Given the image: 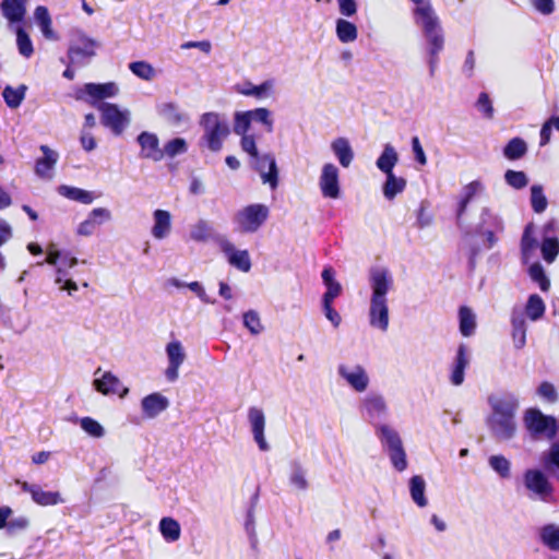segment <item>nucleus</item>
Instances as JSON below:
<instances>
[{"label": "nucleus", "instance_id": "45", "mask_svg": "<svg viewBox=\"0 0 559 559\" xmlns=\"http://www.w3.org/2000/svg\"><path fill=\"white\" fill-rule=\"evenodd\" d=\"M189 237L195 242H206L212 237V227L206 221L200 219L190 226Z\"/></svg>", "mask_w": 559, "mask_h": 559}, {"label": "nucleus", "instance_id": "16", "mask_svg": "<svg viewBox=\"0 0 559 559\" xmlns=\"http://www.w3.org/2000/svg\"><path fill=\"white\" fill-rule=\"evenodd\" d=\"M412 2L416 5L414 10L415 22L423 28L424 33L441 27L430 0H412Z\"/></svg>", "mask_w": 559, "mask_h": 559}, {"label": "nucleus", "instance_id": "3", "mask_svg": "<svg viewBox=\"0 0 559 559\" xmlns=\"http://www.w3.org/2000/svg\"><path fill=\"white\" fill-rule=\"evenodd\" d=\"M269 217V207L253 203L241 207L234 216L236 229L242 234H253L260 229Z\"/></svg>", "mask_w": 559, "mask_h": 559}, {"label": "nucleus", "instance_id": "44", "mask_svg": "<svg viewBox=\"0 0 559 559\" xmlns=\"http://www.w3.org/2000/svg\"><path fill=\"white\" fill-rule=\"evenodd\" d=\"M488 465L490 468L503 479L511 476V462L501 454L490 455L488 457Z\"/></svg>", "mask_w": 559, "mask_h": 559}, {"label": "nucleus", "instance_id": "34", "mask_svg": "<svg viewBox=\"0 0 559 559\" xmlns=\"http://www.w3.org/2000/svg\"><path fill=\"white\" fill-rule=\"evenodd\" d=\"M322 281L326 292L322 296V301H334L342 293L341 284L335 280V272L332 267H325L322 271Z\"/></svg>", "mask_w": 559, "mask_h": 559}, {"label": "nucleus", "instance_id": "2", "mask_svg": "<svg viewBox=\"0 0 559 559\" xmlns=\"http://www.w3.org/2000/svg\"><path fill=\"white\" fill-rule=\"evenodd\" d=\"M199 124L202 129V142L211 152H219L225 140L230 133L227 118L216 111H209L200 117Z\"/></svg>", "mask_w": 559, "mask_h": 559}, {"label": "nucleus", "instance_id": "39", "mask_svg": "<svg viewBox=\"0 0 559 559\" xmlns=\"http://www.w3.org/2000/svg\"><path fill=\"white\" fill-rule=\"evenodd\" d=\"M426 481L420 475H415L409 479V492L413 501L420 508L427 506L428 500L425 496Z\"/></svg>", "mask_w": 559, "mask_h": 559}, {"label": "nucleus", "instance_id": "24", "mask_svg": "<svg viewBox=\"0 0 559 559\" xmlns=\"http://www.w3.org/2000/svg\"><path fill=\"white\" fill-rule=\"evenodd\" d=\"M169 406V400L162 393L155 392L144 396L141 401L143 416L153 419L166 411Z\"/></svg>", "mask_w": 559, "mask_h": 559}, {"label": "nucleus", "instance_id": "28", "mask_svg": "<svg viewBox=\"0 0 559 559\" xmlns=\"http://www.w3.org/2000/svg\"><path fill=\"white\" fill-rule=\"evenodd\" d=\"M489 404L492 408L491 416H515L519 407L518 400L511 395H492Z\"/></svg>", "mask_w": 559, "mask_h": 559}, {"label": "nucleus", "instance_id": "10", "mask_svg": "<svg viewBox=\"0 0 559 559\" xmlns=\"http://www.w3.org/2000/svg\"><path fill=\"white\" fill-rule=\"evenodd\" d=\"M167 357V367L164 376L168 382L173 383L179 378V370L187 359V353L179 340H171L165 346Z\"/></svg>", "mask_w": 559, "mask_h": 559}, {"label": "nucleus", "instance_id": "18", "mask_svg": "<svg viewBox=\"0 0 559 559\" xmlns=\"http://www.w3.org/2000/svg\"><path fill=\"white\" fill-rule=\"evenodd\" d=\"M23 491L31 495L32 500L41 507L57 506L63 502V498L58 491L44 490L39 485L28 484L27 481L20 483Z\"/></svg>", "mask_w": 559, "mask_h": 559}, {"label": "nucleus", "instance_id": "57", "mask_svg": "<svg viewBox=\"0 0 559 559\" xmlns=\"http://www.w3.org/2000/svg\"><path fill=\"white\" fill-rule=\"evenodd\" d=\"M388 454L391 461V464L393 467L399 471L403 472L407 468V457L404 447L388 450Z\"/></svg>", "mask_w": 559, "mask_h": 559}, {"label": "nucleus", "instance_id": "14", "mask_svg": "<svg viewBox=\"0 0 559 559\" xmlns=\"http://www.w3.org/2000/svg\"><path fill=\"white\" fill-rule=\"evenodd\" d=\"M359 409L370 423L385 417L389 406L384 396L380 393H369L360 400Z\"/></svg>", "mask_w": 559, "mask_h": 559}, {"label": "nucleus", "instance_id": "56", "mask_svg": "<svg viewBox=\"0 0 559 559\" xmlns=\"http://www.w3.org/2000/svg\"><path fill=\"white\" fill-rule=\"evenodd\" d=\"M188 150V144L185 139L176 138L168 141L163 147L164 156L175 157L177 155L186 153Z\"/></svg>", "mask_w": 559, "mask_h": 559}, {"label": "nucleus", "instance_id": "6", "mask_svg": "<svg viewBox=\"0 0 559 559\" xmlns=\"http://www.w3.org/2000/svg\"><path fill=\"white\" fill-rule=\"evenodd\" d=\"M318 188L324 199L337 200L342 195L341 170L333 162H324L318 175Z\"/></svg>", "mask_w": 559, "mask_h": 559}, {"label": "nucleus", "instance_id": "42", "mask_svg": "<svg viewBox=\"0 0 559 559\" xmlns=\"http://www.w3.org/2000/svg\"><path fill=\"white\" fill-rule=\"evenodd\" d=\"M80 428L91 438L102 439L106 435L105 427L96 419L90 416L78 419Z\"/></svg>", "mask_w": 559, "mask_h": 559}, {"label": "nucleus", "instance_id": "15", "mask_svg": "<svg viewBox=\"0 0 559 559\" xmlns=\"http://www.w3.org/2000/svg\"><path fill=\"white\" fill-rule=\"evenodd\" d=\"M252 166L260 174L263 183L275 189L278 183V170L272 154L258 155L251 159Z\"/></svg>", "mask_w": 559, "mask_h": 559}, {"label": "nucleus", "instance_id": "38", "mask_svg": "<svg viewBox=\"0 0 559 559\" xmlns=\"http://www.w3.org/2000/svg\"><path fill=\"white\" fill-rule=\"evenodd\" d=\"M335 33H336L338 40L343 44L353 43L358 37L357 26L354 23H352L345 19L336 20Z\"/></svg>", "mask_w": 559, "mask_h": 559}, {"label": "nucleus", "instance_id": "35", "mask_svg": "<svg viewBox=\"0 0 559 559\" xmlns=\"http://www.w3.org/2000/svg\"><path fill=\"white\" fill-rule=\"evenodd\" d=\"M485 190L484 185L478 181H472L463 188L461 200L459 202L457 215L461 216L465 213L468 204L476 198L478 194L483 193Z\"/></svg>", "mask_w": 559, "mask_h": 559}, {"label": "nucleus", "instance_id": "55", "mask_svg": "<svg viewBox=\"0 0 559 559\" xmlns=\"http://www.w3.org/2000/svg\"><path fill=\"white\" fill-rule=\"evenodd\" d=\"M243 325L252 335H259L264 330L260 316L254 310H249L243 313Z\"/></svg>", "mask_w": 559, "mask_h": 559}, {"label": "nucleus", "instance_id": "26", "mask_svg": "<svg viewBox=\"0 0 559 559\" xmlns=\"http://www.w3.org/2000/svg\"><path fill=\"white\" fill-rule=\"evenodd\" d=\"M374 433L386 451L403 447L399 431L389 424L377 423L374 425Z\"/></svg>", "mask_w": 559, "mask_h": 559}, {"label": "nucleus", "instance_id": "60", "mask_svg": "<svg viewBox=\"0 0 559 559\" xmlns=\"http://www.w3.org/2000/svg\"><path fill=\"white\" fill-rule=\"evenodd\" d=\"M492 226L498 230L503 228L501 218L489 207H484L480 213V227Z\"/></svg>", "mask_w": 559, "mask_h": 559}, {"label": "nucleus", "instance_id": "62", "mask_svg": "<svg viewBox=\"0 0 559 559\" xmlns=\"http://www.w3.org/2000/svg\"><path fill=\"white\" fill-rule=\"evenodd\" d=\"M537 394L547 403H555L558 400V393L555 385L547 381L539 384Z\"/></svg>", "mask_w": 559, "mask_h": 559}, {"label": "nucleus", "instance_id": "36", "mask_svg": "<svg viewBox=\"0 0 559 559\" xmlns=\"http://www.w3.org/2000/svg\"><path fill=\"white\" fill-rule=\"evenodd\" d=\"M399 162V154L395 151V148L391 144H385L383 147V151L379 158L376 162L377 167L379 170L388 174H393V168Z\"/></svg>", "mask_w": 559, "mask_h": 559}, {"label": "nucleus", "instance_id": "52", "mask_svg": "<svg viewBox=\"0 0 559 559\" xmlns=\"http://www.w3.org/2000/svg\"><path fill=\"white\" fill-rule=\"evenodd\" d=\"M540 251L543 259L547 263H552L559 254V240L556 237H545L543 239Z\"/></svg>", "mask_w": 559, "mask_h": 559}, {"label": "nucleus", "instance_id": "54", "mask_svg": "<svg viewBox=\"0 0 559 559\" xmlns=\"http://www.w3.org/2000/svg\"><path fill=\"white\" fill-rule=\"evenodd\" d=\"M16 45L19 52L25 58H29L33 55L34 48L32 40L22 27H17L16 29Z\"/></svg>", "mask_w": 559, "mask_h": 559}, {"label": "nucleus", "instance_id": "48", "mask_svg": "<svg viewBox=\"0 0 559 559\" xmlns=\"http://www.w3.org/2000/svg\"><path fill=\"white\" fill-rule=\"evenodd\" d=\"M59 192L61 195H63L70 200L81 202L83 204H90L94 200V197L92 195V193L90 191H86V190H83L80 188L61 186L59 188Z\"/></svg>", "mask_w": 559, "mask_h": 559}, {"label": "nucleus", "instance_id": "47", "mask_svg": "<svg viewBox=\"0 0 559 559\" xmlns=\"http://www.w3.org/2000/svg\"><path fill=\"white\" fill-rule=\"evenodd\" d=\"M129 70L144 81H153L157 76V70L147 61L131 62L129 63Z\"/></svg>", "mask_w": 559, "mask_h": 559}, {"label": "nucleus", "instance_id": "4", "mask_svg": "<svg viewBox=\"0 0 559 559\" xmlns=\"http://www.w3.org/2000/svg\"><path fill=\"white\" fill-rule=\"evenodd\" d=\"M262 124L267 132L273 131L274 119L272 111L265 107H258L250 110H240L234 114V132L237 135L249 134L251 123Z\"/></svg>", "mask_w": 559, "mask_h": 559}, {"label": "nucleus", "instance_id": "1", "mask_svg": "<svg viewBox=\"0 0 559 559\" xmlns=\"http://www.w3.org/2000/svg\"><path fill=\"white\" fill-rule=\"evenodd\" d=\"M370 298L368 309L369 325L382 333L390 324L388 295L393 288V277L385 267H372L369 273Z\"/></svg>", "mask_w": 559, "mask_h": 559}, {"label": "nucleus", "instance_id": "50", "mask_svg": "<svg viewBox=\"0 0 559 559\" xmlns=\"http://www.w3.org/2000/svg\"><path fill=\"white\" fill-rule=\"evenodd\" d=\"M525 312L532 321L540 319L545 312L544 300L536 294L531 295L525 307Z\"/></svg>", "mask_w": 559, "mask_h": 559}, {"label": "nucleus", "instance_id": "46", "mask_svg": "<svg viewBox=\"0 0 559 559\" xmlns=\"http://www.w3.org/2000/svg\"><path fill=\"white\" fill-rule=\"evenodd\" d=\"M527 145L521 138H513L503 148V155L509 160L520 159L526 154Z\"/></svg>", "mask_w": 559, "mask_h": 559}, {"label": "nucleus", "instance_id": "23", "mask_svg": "<svg viewBox=\"0 0 559 559\" xmlns=\"http://www.w3.org/2000/svg\"><path fill=\"white\" fill-rule=\"evenodd\" d=\"M469 361V348L465 344H460L450 373V381L453 385L459 386L464 382L465 369L468 367Z\"/></svg>", "mask_w": 559, "mask_h": 559}, {"label": "nucleus", "instance_id": "13", "mask_svg": "<svg viewBox=\"0 0 559 559\" xmlns=\"http://www.w3.org/2000/svg\"><path fill=\"white\" fill-rule=\"evenodd\" d=\"M93 380V388L103 395L119 394L121 399L129 393L128 388H122L121 382L117 376L110 371L102 372L98 368Z\"/></svg>", "mask_w": 559, "mask_h": 559}, {"label": "nucleus", "instance_id": "21", "mask_svg": "<svg viewBox=\"0 0 559 559\" xmlns=\"http://www.w3.org/2000/svg\"><path fill=\"white\" fill-rule=\"evenodd\" d=\"M525 487L540 499L551 492V485L545 474L538 469H528L524 474Z\"/></svg>", "mask_w": 559, "mask_h": 559}, {"label": "nucleus", "instance_id": "27", "mask_svg": "<svg viewBox=\"0 0 559 559\" xmlns=\"http://www.w3.org/2000/svg\"><path fill=\"white\" fill-rule=\"evenodd\" d=\"M515 416H491L490 428L495 436L501 440L511 439L516 430Z\"/></svg>", "mask_w": 559, "mask_h": 559}, {"label": "nucleus", "instance_id": "63", "mask_svg": "<svg viewBox=\"0 0 559 559\" xmlns=\"http://www.w3.org/2000/svg\"><path fill=\"white\" fill-rule=\"evenodd\" d=\"M322 310L326 320L337 329L342 323L341 314L333 308L332 301H322Z\"/></svg>", "mask_w": 559, "mask_h": 559}, {"label": "nucleus", "instance_id": "9", "mask_svg": "<svg viewBox=\"0 0 559 559\" xmlns=\"http://www.w3.org/2000/svg\"><path fill=\"white\" fill-rule=\"evenodd\" d=\"M337 374L357 393L366 392L370 385V377L366 368L359 364H340Z\"/></svg>", "mask_w": 559, "mask_h": 559}, {"label": "nucleus", "instance_id": "40", "mask_svg": "<svg viewBox=\"0 0 559 559\" xmlns=\"http://www.w3.org/2000/svg\"><path fill=\"white\" fill-rule=\"evenodd\" d=\"M383 185V195L388 200H393L397 194L402 193L406 187V180L395 174H388Z\"/></svg>", "mask_w": 559, "mask_h": 559}, {"label": "nucleus", "instance_id": "51", "mask_svg": "<svg viewBox=\"0 0 559 559\" xmlns=\"http://www.w3.org/2000/svg\"><path fill=\"white\" fill-rule=\"evenodd\" d=\"M542 542L552 550H559V526L548 524L540 531Z\"/></svg>", "mask_w": 559, "mask_h": 559}, {"label": "nucleus", "instance_id": "30", "mask_svg": "<svg viewBox=\"0 0 559 559\" xmlns=\"http://www.w3.org/2000/svg\"><path fill=\"white\" fill-rule=\"evenodd\" d=\"M428 41V51L430 55L429 64L433 70L438 63V56L444 46V36L441 27L424 33Z\"/></svg>", "mask_w": 559, "mask_h": 559}, {"label": "nucleus", "instance_id": "32", "mask_svg": "<svg viewBox=\"0 0 559 559\" xmlns=\"http://www.w3.org/2000/svg\"><path fill=\"white\" fill-rule=\"evenodd\" d=\"M26 0H2L1 10L11 23L21 22L26 13Z\"/></svg>", "mask_w": 559, "mask_h": 559}, {"label": "nucleus", "instance_id": "59", "mask_svg": "<svg viewBox=\"0 0 559 559\" xmlns=\"http://www.w3.org/2000/svg\"><path fill=\"white\" fill-rule=\"evenodd\" d=\"M528 273L531 278L538 283L542 290L546 292L549 289V280L546 277L544 269L539 263L532 264L530 266Z\"/></svg>", "mask_w": 559, "mask_h": 559}, {"label": "nucleus", "instance_id": "53", "mask_svg": "<svg viewBox=\"0 0 559 559\" xmlns=\"http://www.w3.org/2000/svg\"><path fill=\"white\" fill-rule=\"evenodd\" d=\"M531 204L535 213H543L547 209L548 201L540 185L531 187Z\"/></svg>", "mask_w": 559, "mask_h": 559}, {"label": "nucleus", "instance_id": "7", "mask_svg": "<svg viewBox=\"0 0 559 559\" xmlns=\"http://www.w3.org/2000/svg\"><path fill=\"white\" fill-rule=\"evenodd\" d=\"M523 420L525 428L535 437L552 439L559 429L555 417L545 415L536 408L527 409Z\"/></svg>", "mask_w": 559, "mask_h": 559}, {"label": "nucleus", "instance_id": "43", "mask_svg": "<svg viewBox=\"0 0 559 559\" xmlns=\"http://www.w3.org/2000/svg\"><path fill=\"white\" fill-rule=\"evenodd\" d=\"M460 332L463 336H471L476 329V317L468 307H461L459 311Z\"/></svg>", "mask_w": 559, "mask_h": 559}, {"label": "nucleus", "instance_id": "29", "mask_svg": "<svg viewBox=\"0 0 559 559\" xmlns=\"http://www.w3.org/2000/svg\"><path fill=\"white\" fill-rule=\"evenodd\" d=\"M287 479L288 485L296 492H305L309 487L307 469L301 463L297 461H294L289 464Z\"/></svg>", "mask_w": 559, "mask_h": 559}, {"label": "nucleus", "instance_id": "25", "mask_svg": "<svg viewBox=\"0 0 559 559\" xmlns=\"http://www.w3.org/2000/svg\"><path fill=\"white\" fill-rule=\"evenodd\" d=\"M330 148L340 166L343 168L350 167L355 158V152L347 138L337 136L333 139L330 143Z\"/></svg>", "mask_w": 559, "mask_h": 559}, {"label": "nucleus", "instance_id": "22", "mask_svg": "<svg viewBox=\"0 0 559 559\" xmlns=\"http://www.w3.org/2000/svg\"><path fill=\"white\" fill-rule=\"evenodd\" d=\"M39 150L43 153V157L36 160L35 174L41 179L51 180L59 154L47 145H40Z\"/></svg>", "mask_w": 559, "mask_h": 559}, {"label": "nucleus", "instance_id": "8", "mask_svg": "<svg viewBox=\"0 0 559 559\" xmlns=\"http://www.w3.org/2000/svg\"><path fill=\"white\" fill-rule=\"evenodd\" d=\"M98 47L99 43L96 39L80 33L69 47L68 58L72 64H85L96 56Z\"/></svg>", "mask_w": 559, "mask_h": 559}, {"label": "nucleus", "instance_id": "49", "mask_svg": "<svg viewBox=\"0 0 559 559\" xmlns=\"http://www.w3.org/2000/svg\"><path fill=\"white\" fill-rule=\"evenodd\" d=\"M512 326V340L514 347L521 349L526 344V326L524 319L521 317H513Z\"/></svg>", "mask_w": 559, "mask_h": 559}, {"label": "nucleus", "instance_id": "37", "mask_svg": "<svg viewBox=\"0 0 559 559\" xmlns=\"http://www.w3.org/2000/svg\"><path fill=\"white\" fill-rule=\"evenodd\" d=\"M34 19L38 26L40 27V31L45 38L50 40H56L57 35L52 29V21L50 17V14L48 12V9L44 5H39L34 11Z\"/></svg>", "mask_w": 559, "mask_h": 559}, {"label": "nucleus", "instance_id": "61", "mask_svg": "<svg viewBox=\"0 0 559 559\" xmlns=\"http://www.w3.org/2000/svg\"><path fill=\"white\" fill-rule=\"evenodd\" d=\"M504 179L509 186L515 189L524 188L528 183L527 176L523 171L507 170Z\"/></svg>", "mask_w": 559, "mask_h": 559}, {"label": "nucleus", "instance_id": "17", "mask_svg": "<svg viewBox=\"0 0 559 559\" xmlns=\"http://www.w3.org/2000/svg\"><path fill=\"white\" fill-rule=\"evenodd\" d=\"M248 420L254 442L262 452L270 450V444L265 438V415L261 408L251 407L248 412Z\"/></svg>", "mask_w": 559, "mask_h": 559}, {"label": "nucleus", "instance_id": "5", "mask_svg": "<svg viewBox=\"0 0 559 559\" xmlns=\"http://www.w3.org/2000/svg\"><path fill=\"white\" fill-rule=\"evenodd\" d=\"M97 109L100 111L102 124L115 135H121L131 123V112L128 108L117 104L100 103Z\"/></svg>", "mask_w": 559, "mask_h": 559}, {"label": "nucleus", "instance_id": "20", "mask_svg": "<svg viewBox=\"0 0 559 559\" xmlns=\"http://www.w3.org/2000/svg\"><path fill=\"white\" fill-rule=\"evenodd\" d=\"M138 143L141 147L140 155L154 162L164 158V151L159 146L158 136L155 133L143 131L138 135Z\"/></svg>", "mask_w": 559, "mask_h": 559}, {"label": "nucleus", "instance_id": "33", "mask_svg": "<svg viewBox=\"0 0 559 559\" xmlns=\"http://www.w3.org/2000/svg\"><path fill=\"white\" fill-rule=\"evenodd\" d=\"M538 242L535 237V229L533 224H528L523 233L521 239V253L522 260L527 263L533 257L537 249Z\"/></svg>", "mask_w": 559, "mask_h": 559}, {"label": "nucleus", "instance_id": "31", "mask_svg": "<svg viewBox=\"0 0 559 559\" xmlns=\"http://www.w3.org/2000/svg\"><path fill=\"white\" fill-rule=\"evenodd\" d=\"M158 531L165 542L176 543L181 537V526L179 522L171 516H164L158 523Z\"/></svg>", "mask_w": 559, "mask_h": 559}, {"label": "nucleus", "instance_id": "58", "mask_svg": "<svg viewBox=\"0 0 559 559\" xmlns=\"http://www.w3.org/2000/svg\"><path fill=\"white\" fill-rule=\"evenodd\" d=\"M276 82L274 79H269L254 86L253 97L257 99H266L275 94Z\"/></svg>", "mask_w": 559, "mask_h": 559}, {"label": "nucleus", "instance_id": "12", "mask_svg": "<svg viewBox=\"0 0 559 559\" xmlns=\"http://www.w3.org/2000/svg\"><path fill=\"white\" fill-rule=\"evenodd\" d=\"M218 247L231 266L243 273L250 271L251 259L248 250L236 248V246L226 238L219 239Z\"/></svg>", "mask_w": 559, "mask_h": 559}, {"label": "nucleus", "instance_id": "11", "mask_svg": "<svg viewBox=\"0 0 559 559\" xmlns=\"http://www.w3.org/2000/svg\"><path fill=\"white\" fill-rule=\"evenodd\" d=\"M119 94V87L114 82L108 83H86L78 95V99H83L93 106H98L106 98L115 97Z\"/></svg>", "mask_w": 559, "mask_h": 559}, {"label": "nucleus", "instance_id": "19", "mask_svg": "<svg viewBox=\"0 0 559 559\" xmlns=\"http://www.w3.org/2000/svg\"><path fill=\"white\" fill-rule=\"evenodd\" d=\"M173 230V215L167 210L157 209L152 213L151 235L155 240L168 238Z\"/></svg>", "mask_w": 559, "mask_h": 559}, {"label": "nucleus", "instance_id": "64", "mask_svg": "<svg viewBox=\"0 0 559 559\" xmlns=\"http://www.w3.org/2000/svg\"><path fill=\"white\" fill-rule=\"evenodd\" d=\"M545 467L551 469L556 468L559 471V442L551 444L550 449L544 456Z\"/></svg>", "mask_w": 559, "mask_h": 559}, {"label": "nucleus", "instance_id": "41", "mask_svg": "<svg viewBox=\"0 0 559 559\" xmlns=\"http://www.w3.org/2000/svg\"><path fill=\"white\" fill-rule=\"evenodd\" d=\"M26 91L27 87L24 84L17 87H12L10 85L5 86L2 92V96L7 106L11 109L20 107V105L25 98Z\"/></svg>", "mask_w": 559, "mask_h": 559}]
</instances>
